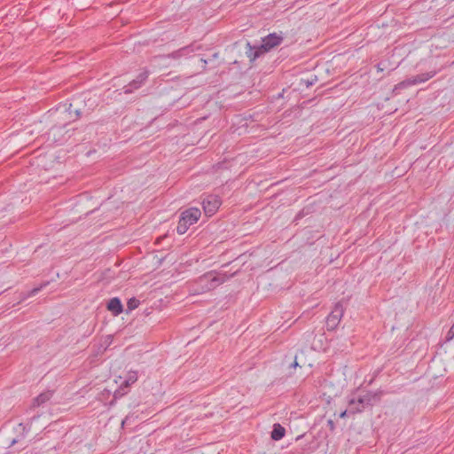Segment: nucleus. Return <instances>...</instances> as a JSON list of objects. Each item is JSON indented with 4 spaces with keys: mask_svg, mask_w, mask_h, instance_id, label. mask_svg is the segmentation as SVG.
Listing matches in <instances>:
<instances>
[{
    "mask_svg": "<svg viewBox=\"0 0 454 454\" xmlns=\"http://www.w3.org/2000/svg\"><path fill=\"white\" fill-rule=\"evenodd\" d=\"M382 396V391H367L364 395H358L348 401V409L340 413V417H344L347 413L361 412L368 407L373 406L380 403Z\"/></svg>",
    "mask_w": 454,
    "mask_h": 454,
    "instance_id": "nucleus-1",
    "label": "nucleus"
},
{
    "mask_svg": "<svg viewBox=\"0 0 454 454\" xmlns=\"http://www.w3.org/2000/svg\"><path fill=\"white\" fill-rule=\"evenodd\" d=\"M234 274L227 275L226 273L215 272V271H208L202 276L199 277L195 282V285L200 286V290L196 289L200 293H206L211 290H214L221 284L224 283Z\"/></svg>",
    "mask_w": 454,
    "mask_h": 454,
    "instance_id": "nucleus-2",
    "label": "nucleus"
},
{
    "mask_svg": "<svg viewBox=\"0 0 454 454\" xmlns=\"http://www.w3.org/2000/svg\"><path fill=\"white\" fill-rule=\"evenodd\" d=\"M201 215V212L197 207H191L184 210L178 221V224L176 226V232L180 235L184 234L189 227L198 222Z\"/></svg>",
    "mask_w": 454,
    "mask_h": 454,
    "instance_id": "nucleus-3",
    "label": "nucleus"
},
{
    "mask_svg": "<svg viewBox=\"0 0 454 454\" xmlns=\"http://www.w3.org/2000/svg\"><path fill=\"white\" fill-rule=\"evenodd\" d=\"M435 74H436L435 71H432V72H427V73H422V74H417L415 76L407 78V79L400 82L399 83H397L395 86L393 91L396 92L399 90H403V89L408 88L412 85L425 82L428 81L429 79H431L432 77H434L435 75Z\"/></svg>",
    "mask_w": 454,
    "mask_h": 454,
    "instance_id": "nucleus-4",
    "label": "nucleus"
},
{
    "mask_svg": "<svg viewBox=\"0 0 454 454\" xmlns=\"http://www.w3.org/2000/svg\"><path fill=\"white\" fill-rule=\"evenodd\" d=\"M343 307L342 305L338 302L335 304L333 309L331 311V313L326 317V329L328 331H333L337 328L339 325L341 317H343Z\"/></svg>",
    "mask_w": 454,
    "mask_h": 454,
    "instance_id": "nucleus-5",
    "label": "nucleus"
},
{
    "mask_svg": "<svg viewBox=\"0 0 454 454\" xmlns=\"http://www.w3.org/2000/svg\"><path fill=\"white\" fill-rule=\"evenodd\" d=\"M284 41L283 33H270L268 35L262 38V49L266 50L268 52L270 51L275 47L280 45Z\"/></svg>",
    "mask_w": 454,
    "mask_h": 454,
    "instance_id": "nucleus-6",
    "label": "nucleus"
},
{
    "mask_svg": "<svg viewBox=\"0 0 454 454\" xmlns=\"http://www.w3.org/2000/svg\"><path fill=\"white\" fill-rule=\"evenodd\" d=\"M221 199L216 195H208L202 201V206L205 214L207 216L213 215L221 206Z\"/></svg>",
    "mask_w": 454,
    "mask_h": 454,
    "instance_id": "nucleus-7",
    "label": "nucleus"
},
{
    "mask_svg": "<svg viewBox=\"0 0 454 454\" xmlns=\"http://www.w3.org/2000/svg\"><path fill=\"white\" fill-rule=\"evenodd\" d=\"M268 51L262 49V44L260 45H252L250 42H247L246 43V55L249 59L251 64L254 62L255 59L262 57Z\"/></svg>",
    "mask_w": 454,
    "mask_h": 454,
    "instance_id": "nucleus-8",
    "label": "nucleus"
},
{
    "mask_svg": "<svg viewBox=\"0 0 454 454\" xmlns=\"http://www.w3.org/2000/svg\"><path fill=\"white\" fill-rule=\"evenodd\" d=\"M149 75L148 70H144L141 72L136 79L132 80L127 86L124 87V92L126 94L132 93L135 90L139 89L145 82L147 80Z\"/></svg>",
    "mask_w": 454,
    "mask_h": 454,
    "instance_id": "nucleus-9",
    "label": "nucleus"
},
{
    "mask_svg": "<svg viewBox=\"0 0 454 454\" xmlns=\"http://www.w3.org/2000/svg\"><path fill=\"white\" fill-rule=\"evenodd\" d=\"M54 391L46 390L33 399L30 410L34 411L35 408L44 406L53 395Z\"/></svg>",
    "mask_w": 454,
    "mask_h": 454,
    "instance_id": "nucleus-10",
    "label": "nucleus"
},
{
    "mask_svg": "<svg viewBox=\"0 0 454 454\" xmlns=\"http://www.w3.org/2000/svg\"><path fill=\"white\" fill-rule=\"evenodd\" d=\"M106 309L111 311L114 316H118L123 312V305L118 297L110 299L106 304Z\"/></svg>",
    "mask_w": 454,
    "mask_h": 454,
    "instance_id": "nucleus-11",
    "label": "nucleus"
},
{
    "mask_svg": "<svg viewBox=\"0 0 454 454\" xmlns=\"http://www.w3.org/2000/svg\"><path fill=\"white\" fill-rule=\"evenodd\" d=\"M192 51H193L192 45H187V46L180 48L179 50L175 51L172 53L168 54V58H172V59H179L181 57L187 56L190 53H192Z\"/></svg>",
    "mask_w": 454,
    "mask_h": 454,
    "instance_id": "nucleus-12",
    "label": "nucleus"
},
{
    "mask_svg": "<svg viewBox=\"0 0 454 454\" xmlns=\"http://www.w3.org/2000/svg\"><path fill=\"white\" fill-rule=\"evenodd\" d=\"M286 434L285 427H274L271 432V438L275 441H278L284 437Z\"/></svg>",
    "mask_w": 454,
    "mask_h": 454,
    "instance_id": "nucleus-13",
    "label": "nucleus"
},
{
    "mask_svg": "<svg viewBox=\"0 0 454 454\" xmlns=\"http://www.w3.org/2000/svg\"><path fill=\"white\" fill-rule=\"evenodd\" d=\"M139 304H140V301L137 298L132 297V298L129 299L128 302H127V311L126 312L129 313V311L134 310L135 309H137L138 307Z\"/></svg>",
    "mask_w": 454,
    "mask_h": 454,
    "instance_id": "nucleus-14",
    "label": "nucleus"
},
{
    "mask_svg": "<svg viewBox=\"0 0 454 454\" xmlns=\"http://www.w3.org/2000/svg\"><path fill=\"white\" fill-rule=\"evenodd\" d=\"M47 285H48V282H45V283L42 284L41 286L33 288L32 290L29 291V293L27 294V296H34V295H35L36 294H38Z\"/></svg>",
    "mask_w": 454,
    "mask_h": 454,
    "instance_id": "nucleus-15",
    "label": "nucleus"
},
{
    "mask_svg": "<svg viewBox=\"0 0 454 454\" xmlns=\"http://www.w3.org/2000/svg\"><path fill=\"white\" fill-rule=\"evenodd\" d=\"M61 129H62V127H61V126H57V125H55V126H53V127L49 130L48 135H49V136H51V135H52V137H53V140H54V141H57V139H56V133H57V132H59V131H60V130H61Z\"/></svg>",
    "mask_w": 454,
    "mask_h": 454,
    "instance_id": "nucleus-16",
    "label": "nucleus"
},
{
    "mask_svg": "<svg viewBox=\"0 0 454 454\" xmlns=\"http://www.w3.org/2000/svg\"><path fill=\"white\" fill-rule=\"evenodd\" d=\"M137 376L134 372V373L129 375V378L125 382H126V384L134 383L137 381Z\"/></svg>",
    "mask_w": 454,
    "mask_h": 454,
    "instance_id": "nucleus-17",
    "label": "nucleus"
},
{
    "mask_svg": "<svg viewBox=\"0 0 454 454\" xmlns=\"http://www.w3.org/2000/svg\"><path fill=\"white\" fill-rule=\"evenodd\" d=\"M454 337V324L450 327L449 333H448V340H450Z\"/></svg>",
    "mask_w": 454,
    "mask_h": 454,
    "instance_id": "nucleus-18",
    "label": "nucleus"
},
{
    "mask_svg": "<svg viewBox=\"0 0 454 454\" xmlns=\"http://www.w3.org/2000/svg\"><path fill=\"white\" fill-rule=\"evenodd\" d=\"M74 114L76 115V118H79L81 116V111L80 110H74Z\"/></svg>",
    "mask_w": 454,
    "mask_h": 454,
    "instance_id": "nucleus-19",
    "label": "nucleus"
},
{
    "mask_svg": "<svg viewBox=\"0 0 454 454\" xmlns=\"http://www.w3.org/2000/svg\"><path fill=\"white\" fill-rule=\"evenodd\" d=\"M19 440L16 439V438H13L10 441V445H13L14 443H16Z\"/></svg>",
    "mask_w": 454,
    "mask_h": 454,
    "instance_id": "nucleus-20",
    "label": "nucleus"
},
{
    "mask_svg": "<svg viewBox=\"0 0 454 454\" xmlns=\"http://www.w3.org/2000/svg\"><path fill=\"white\" fill-rule=\"evenodd\" d=\"M377 68H378L379 71H383L384 70V68L381 67V63H379L377 65Z\"/></svg>",
    "mask_w": 454,
    "mask_h": 454,
    "instance_id": "nucleus-21",
    "label": "nucleus"
},
{
    "mask_svg": "<svg viewBox=\"0 0 454 454\" xmlns=\"http://www.w3.org/2000/svg\"><path fill=\"white\" fill-rule=\"evenodd\" d=\"M298 365H299V364H298V363H297L296 359H295V360L294 361V363L291 364V366H292V367H294V368L297 367Z\"/></svg>",
    "mask_w": 454,
    "mask_h": 454,
    "instance_id": "nucleus-22",
    "label": "nucleus"
},
{
    "mask_svg": "<svg viewBox=\"0 0 454 454\" xmlns=\"http://www.w3.org/2000/svg\"><path fill=\"white\" fill-rule=\"evenodd\" d=\"M327 424H328V426H333V423L332 419H328L327 420Z\"/></svg>",
    "mask_w": 454,
    "mask_h": 454,
    "instance_id": "nucleus-23",
    "label": "nucleus"
},
{
    "mask_svg": "<svg viewBox=\"0 0 454 454\" xmlns=\"http://www.w3.org/2000/svg\"><path fill=\"white\" fill-rule=\"evenodd\" d=\"M121 427H124V426H125V420H122V421H121Z\"/></svg>",
    "mask_w": 454,
    "mask_h": 454,
    "instance_id": "nucleus-24",
    "label": "nucleus"
},
{
    "mask_svg": "<svg viewBox=\"0 0 454 454\" xmlns=\"http://www.w3.org/2000/svg\"><path fill=\"white\" fill-rule=\"evenodd\" d=\"M272 426L278 427V426H281V425L279 423H274Z\"/></svg>",
    "mask_w": 454,
    "mask_h": 454,
    "instance_id": "nucleus-25",
    "label": "nucleus"
},
{
    "mask_svg": "<svg viewBox=\"0 0 454 454\" xmlns=\"http://www.w3.org/2000/svg\"><path fill=\"white\" fill-rule=\"evenodd\" d=\"M71 107H72V105H70V106L68 107V110H69L70 114L72 113Z\"/></svg>",
    "mask_w": 454,
    "mask_h": 454,
    "instance_id": "nucleus-26",
    "label": "nucleus"
},
{
    "mask_svg": "<svg viewBox=\"0 0 454 454\" xmlns=\"http://www.w3.org/2000/svg\"><path fill=\"white\" fill-rule=\"evenodd\" d=\"M301 437V435H299L296 437V440H299Z\"/></svg>",
    "mask_w": 454,
    "mask_h": 454,
    "instance_id": "nucleus-27",
    "label": "nucleus"
}]
</instances>
